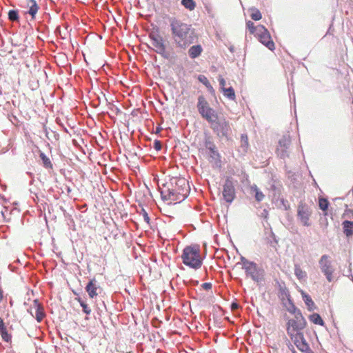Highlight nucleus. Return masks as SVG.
<instances>
[{
	"instance_id": "2eb2a0df",
	"label": "nucleus",
	"mask_w": 353,
	"mask_h": 353,
	"mask_svg": "<svg viewBox=\"0 0 353 353\" xmlns=\"http://www.w3.org/2000/svg\"><path fill=\"white\" fill-rule=\"evenodd\" d=\"M291 143L289 135L283 136L279 141V146L276 150L278 156L285 158L288 156V148Z\"/></svg>"
},
{
	"instance_id": "cd10ccee",
	"label": "nucleus",
	"mask_w": 353,
	"mask_h": 353,
	"mask_svg": "<svg viewBox=\"0 0 353 353\" xmlns=\"http://www.w3.org/2000/svg\"><path fill=\"white\" fill-rule=\"evenodd\" d=\"M294 274L299 280L303 279L306 277V272L297 265H296L294 268Z\"/></svg>"
},
{
	"instance_id": "7c9ffc66",
	"label": "nucleus",
	"mask_w": 353,
	"mask_h": 353,
	"mask_svg": "<svg viewBox=\"0 0 353 353\" xmlns=\"http://www.w3.org/2000/svg\"><path fill=\"white\" fill-rule=\"evenodd\" d=\"M241 147L243 148L244 151H247L249 143H248V135L245 134H243L241 136Z\"/></svg>"
},
{
	"instance_id": "f704fd0d",
	"label": "nucleus",
	"mask_w": 353,
	"mask_h": 353,
	"mask_svg": "<svg viewBox=\"0 0 353 353\" xmlns=\"http://www.w3.org/2000/svg\"><path fill=\"white\" fill-rule=\"evenodd\" d=\"M198 80L202 83L205 86L208 85L210 83L209 80L205 75L200 74L198 77Z\"/></svg>"
},
{
	"instance_id": "f257e3e1",
	"label": "nucleus",
	"mask_w": 353,
	"mask_h": 353,
	"mask_svg": "<svg viewBox=\"0 0 353 353\" xmlns=\"http://www.w3.org/2000/svg\"><path fill=\"white\" fill-rule=\"evenodd\" d=\"M170 26L172 38L177 48L185 50L198 39L192 26L181 19L175 17L171 18Z\"/></svg>"
},
{
	"instance_id": "0eeeda50",
	"label": "nucleus",
	"mask_w": 353,
	"mask_h": 353,
	"mask_svg": "<svg viewBox=\"0 0 353 353\" xmlns=\"http://www.w3.org/2000/svg\"><path fill=\"white\" fill-rule=\"evenodd\" d=\"M319 264L322 273L325 275L327 281L332 282L334 281L335 268L330 259V256L327 254L321 256Z\"/></svg>"
},
{
	"instance_id": "e433bc0d",
	"label": "nucleus",
	"mask_w": 353,
	"mask_h": 353,
	"mask_svg": "<svg viewBox=\"0 0 353 353\" xmlns=\"http://www.w3.org/2000/svg\"><path fill=\"white\" fill-rule=\"evenodd\" d=\"M154 148L157 151L160 150L162 148L161 141L155 140L154 142Z\"/></svg>"
},
{
	"instance_id": "aec40b11",
	"label": "nucleus",
	"mask_w": 353,
	"mask_h": 353,
	"mask_svg": "<svg viewBox=\"0 0 353 353\" xmlns=\"http://www.w3.org/2000/svg\"><path fill=\"white\" fill-rule=\"evenodd\" d=\"M343 232L347 236H352L353 234V222L349 221H345L343 222Z\"/></svg>"
},
{
	"instance_id": "412c9836",
	"label": "nucleus",
	"mask_w": 353,
	"mask_h": 353,
	"mask_svg": "<svg viewBox=\"0 0 353 353\" xmlns=\"http://www.w3.org/2000/svg\"><path fill=\"white\" fill-rule=\"evenodd\" d=\"M301 294L305 303L308 307V310L310 311L313 310L315 307V304L310 296L303 292H302Z\"/></svg>"
},
{
	"instance_id": "39448f33",
	"label": "nucleus",
	"mask_w": 353,
	"mask_h": 353,
	"mask_svg": "<svg viewBox=\"0 0 353 353\" xmlns=\"http://www.w3.org/2000/svg\"><path fill=\"white\" fill-rule=\"evenodd\" d=\"M197 108L203 118L209 123H214L218 118L215 110L210 108L208 102L203 96L198 98Z\"/></svg>"
},
{
	"instance_id": "dca6fc26",
	"label": "nucleus",
	"mask_w": 353,
	"mask_h": 353,
	"mask_svg": "<svg viewBox=\"0 0 353 353\" xmlns=\"http://www.w3.org/2000/svg\"><path fill=\"white\" fill-rule=\"evenodd\" d=\"M99 286L97 284V281L94 279H91L85 287V290L88 292L89 297L93 299L98 295L97 290Z\"/></svg>"
},
{
	"instance_id": "6ab92c4d",
	"label": "nucleus",
	"mask_w": 353,
	"mask_h": 353,
	"mask_svg": "<svg viewBox=\"0 0 353 353\" xmlns=\"http://www.w3.org/2000/svg\"><path fill=\"white\" fill-rule=\"evenodd\" d=\"M203 52V48L201 45H194L188 50V55L191 59L199 57Z\"/></svg>"
},
{
	"instance_id": "1a4fd4ad",
	"label": "nucleus",
	"mask_w": 353,
	"mask_h": 353,
	"mask_svg": "<svg viewBox=\"0 0 353 353\" xmlns=\"http://www.w3.org/2000/svg\"><path fill=\"white\" fill-rule=\"evenodd\" d=\"M150 38L152 41L151 43L154 47V51L163 57L168 58L166 48L163 37L159 34H151Z\"/></svg>"
},
{
	"instance_id": "4be33fe9",
	"label": "nucleus",
	"mask_w": 353,
	"mask_h": 353,
	"mask_svg": "<svg viewBox=\"0 0 353 353\" xmlns=\"http://www.w3.org/2000/svg\"><path fill=\"white\" fill-rule=\"evenodd\" d=\"M329 201L327 199L319 198V208L323 211V214L326 216L327 214V210L329 206Z\"/></svg>"
},
{
	"instance_id": "4c0bfd02",
	"label": "nucleus",
	"mask_w": 353,
	"mask_h": 353,
	"mask_svg": "<svg viewBox=\"0 0 353 353\" xmlns=\"http://www.w3.org/2000/svg\"><path fill=\"white\" fill-rule=\"evenodd\" d=\"M142 212H143V216L144 221L147 223H149V222H150V217H149L148 213L145 212V210L144 209H142Z\"/></svg>"
},
{
	"instance_id": "a19ab883",
	"label": "nucleus",
	"mask_w": 353,
	"mask_h": 353,
	"mask_svg": "<svg viewBox=\"0 0 353 353\" xmlns=\"http://www.w3.org/2000/svg\"><path fill=\"white\" fill-rule=\"evenodd\" d=\"M207 88V89L212 93H214V90L213 88V87L212 86V85L210 84V83L205 86Z\"/></svg>"
},
{
	"instance_id": "9d476101",
	"label": "nucleus",
	"mask_w": 353,
	"mask_h": 353,
	"mask_svg": "<svg viewBox=\"0 0 353 353\" xmlns=\"http://www.w3.org/2000/svg\"><path fill=\"white\" fill-rule=\"evenodd\" d=\"M222 194L224 200L228 203H231L234 199L236 196L235 188L230 177L225 179Z\"/></svg>"
},
{
	"instance_id": "c9c22d12",
	"label": "nucleus",
	"mask_w": 353,
	"mask_h": 353,
	"mask_svg": "<svg viewBox=\"0 0 353 353\" xmlns=\"http://www.w3.org/2000/svg\"><path fill=\"white\" fill-rule=\"evenodd\" d=\"M218 80L221 86V90H223V89L225 88V80L221 75L219 77Z\"/></svg>"
},
{
	"instance_id": "f3484780",
	"label": "nucleus",
	"mask_w": 353,
	"mask_h": 353,
	"mask_svg": "<svg viewBox=\"0 0 353 353\" xmlns=\"http://www.w3.org/2000/svg\"><path fill=\"white\" fill-rule=\"evenodd\" d=\"M281 295L283 297L285 296L290 303V306L288 307V311L292 314L294 316H296L297 314H301V311L296 308V307L294 305V303L290 301V295L288 290L283 289L281 290Z\"/></svg>"
},
{
	"instance_id": "5701e85b",
	"label": "nucleus",
	"mask_w": 353,
	"mask_h": 353,
	"mask_svg": "<svg viewBox=\"0 0 353 353\" xmlns=\"http://www.w3.org/2000/svg\"><path fill=\"white\" fill-rule=\"evenodd\" d=\"M246 26H247L248 29L249 30L250 33L253 34L255 36H256L258 34V30H259L258 28L264 27L262 25L255 26L254 23L251 21H248L246 23Z\"/></svg>"
},
{
	"instance_id": "ea45409f",
	"label": "nucleus",
	"mask_w": 353,
	"mask_h": 353,
	"mask_svg": "<svg viewBox=\"0 0 353 353\" xmlns=\"http://www.w3.org/2000/svg\"><path fill=\"white\" fill-rule=\"evenodd\" d=\"M5 330H7V329L4 325L3 320L0 318V332Z\"/></svg>"
},
{
	"instance_id": "7ed1b4c3",
	"label": "nucleus",
	"mask_w": 353,
	"mask_h": 353,
	"mask_svg": "<svg viewBox=\"0 0 353 353\" xmlns=\"http://www.w3.org/2000/svg\"><path fill=\"white\" fill-rule=\"evenodd\" d=\"M183 263L193 269H199L202 265L200 249L197 245L187 246L181 255Z\"/></svg>"
},
{
	"instance_id": "b1692460",
	"label": "nucleus",
	"mask_w": 353,
	"mask_h": 353,
	"mask_svg": "<svg viewBox=\"0 0 353 353\" xmlns=\"http://www.w3.org/2000/svg\"><path fill=\"white\" fill-rule=\"evenodd\" d=\"M251 191L254 193V196L257 201L260 202L265 198L263 193L259 190L256 185L251 187Z\"/></svg>"
},
{
	"instance_id": "f8f14e48",
	"label": "nucleus",
	"mask_w": 353,
	"mask_h": 353,
	"mask_svg": "<svg viewBox=\"0 0 353 353\" xmlns=\"http://www.w3.org/2000/svg\"><path fill=\"white\" fill-rule=\"evenodd\" d=\"M28 312L32 316H34L38 322L43 321L46 316L43 307L39 303L38 299H34L32 302V305L28 310Z\"/></svg>"
},
{
	"instance_id": "20e7f679",
	"label": "nucleus",
	"mask_w": 353,
	"mask_h": 353,
	"mask_svg": "<svg viewBox=\"0 0 353 353\" xmlns=\"http://www.w3.org/2000/svg\"><path fill=\"white\" fill-rule=\"evenodd\" d=\"M236 265H241L246 275L252 278L256 282H260L263 279V271L258 268L256 263L250 261L244 256L241 257V261Z\"/></svg>"
},
{
	"instance_id": "72a5a7b5",
	"label": "nucleus",
	"mask_w": 353,
	"mask_h": 353,
	"mask_svg": "<svg viewBox=\"0 0 353 353\" xmlns=\"http://www.w3.org/2000/svg\"><path fill=\"white\" fill-rule=\"evenodd\" d=\"M0 333L3 341L6 342H9L11 341L12 336L10 334H8L7 330L1 331Z\"/></svg>"
},
{
	"instance_id": "a878e982",
	"label": "nucleus",
	"mask_w": 353,
	"mask_h": 353,
	"mask_svg": "<svg viewBox=\"0 0 353 353\" xmlns=\"http://www.w3.org/2000/svg\"><path fill=\"white\" fill-rule=\"evenodd\" d=\"M223 93V95L228 98L230 100H232V101H234L236 99V95H235V92H234V90L232 88V87H230L228 88H225L223 89V90H221Z\"/></svg>"
},
{
	"instance_id": "79ce46f5",
	"label": "nucleus",
	"mask_w": 353,
	"mask_h": 353,
	"mask_svg": "<svg viewBox=\"0 0 353 353\" xmlns=\"http://www.w3.org/2000/svg\"><path fill=\"white\" fill-rule=\"evenodd\" d=\"M236 307H237V304H236V303H233V304L232 305V309H234V308H236Z\"/></svg>"
},
{
	"instance_id": "c85d7f7f",
	"label": "nucleus",
	"mask_w": 353,
	"mask_h": 353,
	"mask_svg": "<svg viewBox=\"0 0 353 353\" xmlns=\"http://www.w3.org/2000/svg\"><path fill=\"white\" fill-rule=\"evenodd\" d=\"M181 4L189 10L192 11L194 10L196 7V3L194 0H182Z\"/></svg>"
},
{
	"instance_id": "393cba45",
	"label": "nucleus",
	"mask_w": 353,
	"mask_h": 353,
	"mask_svg": "<svg viewBox=\"0 0 353 353\" xmlns=\"http://www.w3.org/2000/svg\"><path fill=\"white\" fill-rule=\"evenodd\" d=\"M309 319L311 322L316 325H323L324 321L321 316L317 313H314L309 316Z\"/></svg>"
},
{
	"instance_id": "bb28decb",
	"label": "nucleus",
	"mask_w": 353,
	"mask_h": 353,
	"mask_svg": "<svg viewBox=\"0 0 353 353\" xmlns=\"http://www.w3.org/2000/svg\"><path fill=\"white\" fill-rule=\"evenodd\" d=\"M250 17L254 21H259L261 19L262 14L261 12L256 8H252L250 9Z\"/></svg>"
},
{
	"instance_id": "4468645a",
	"label": "nucleus",
	"mask_w": 353,
	"mask_h": 353,
	"mask_svg": "<svg viewBox=\"0 0 353 353\" xmlns=\"http://www.w3.org/2000/svg\"><path fill=\"white\" fill-rule=\"evenodd\" d=\"M290 338L300 351L305 353H308L310 351V347L306 342L303 332L291 336Z\"/></svg>"
},
{
	"instance_id": "473e14b6",
	"label": "nucleus",
	"mask_w": 353,
	"mask_h": 353,
	"mask_svg": "<svg viewBox=\"0 0 353 353\" xmlns=\"http://www.w3.org/2000/svg\"><path fill=\"white\" fill-rule=\"evenodd\" d=\"M8 19L11 21H16L19 20V14L17 10H11L8 12Z\"/></svg>"
},
{
	"instance_id": "2f4dec72",
	"label": "nucleus",
	"mask_w": 353,
	"mask_h": 353,
	"mask_svg": "<svg viewBox=\"0 0 353 353\" xmlns=\"http://www.w3.org/2000/svg\"><path fill=\"white\" fill-rule=\"evenodd\" d=\"M76 300L80 303L84 313L86 314H90L91 313V310L88 307V304H86L81 298H77Z\"/></svg>"
},
{
	"instance_id": "a211bd4d",
	"label": "nucleus",
	"mask_w": 353,
	"mask_h": 353,
	"mask_svg": "<svg viewBox=\"0 0 353 353\" xmlns=\"http://www.w3.org/2000/svg\"><path fill=\"white\" fill-rule=\"evenodd\" d=\"M26 6L28 8V13L31 15L32 19L35 18V15L39 10V6L34 0H26Z\"/></svg>"
},
{
	"instance_id": "f03ea898",
	"label": "nucleus",
	"mask_w": 353,
	"mask_h": 353,
	"mask_svg": "<svg viewBox=\"0 0 353 353\" xmlns=\"http://www.w3.org/2000/svg\"><path fill=\"white\" fill-rule=\"evenodd\" d=\"M188 181L185 178H174L161 188V195L168 204L181 203L190 193Z\"/></svg>"
},
{
	"instance_id": "58836bf2",
	"label": "nucleus",
	"mask_w": 353,
	"mask_h": 353,
	"mask_svg": "<svg viewBox=\"0 0 353 353\" xmlns=\"http://www.w3.org/2000/svg\"><path fill=\"white\" fill-rule=\"evenodd\" d=\"M202 287H203V289H205L206 290H210L212 288V284L210 283H204L202 285Z\"/></svg>"
},
{
	"instance_id": "ddd939ff",
	"label": "nucleus",
	"mask_w": 353,
	"mask_h": 353,
	"mask_svg": "<svg viewBox=\"0 0 353 353\" xmlns=\"http://www.w3.org/2000/svg\"><path fill=\"white\" fill-rule=\"evenodd\" d=\"M212 128L219 136L223 137H228L231 132L230 123L225 119L216 121Z\"/></svg>"
},
{
	"instance_id": "6e6552de",
	"label": "nucleus",
	"mask_w": 353,
	"mask_h": 353,
	"mask_svg": "<svg viewBox=\"0 0 353 353\" xmlns=\"http://www.w3.org/2000/svg\"><path fill=\"white\" fill-rule=\"evenodd\" d=\"M312 210L303 202H300L297 206V218L304 226H310V217Z\"/></svg>"
},
{
	"instance_id": "9b49d317",
	"label": "nucleus",
	"mask_w": 353,
	"mask_h": 353,
	"mask_svg": "<svg viewBox=\"0 0 353 353\" xmlns=\"http://www.w3.org/2000/svg\"><path fill=\"white\" fill-rule=\"evenodd\" d=\"M258 34L256 36L265 46L270 50H274V43L272 41L268 30L265 27L258 28Z\"/></svg>"
},
{
	"instance_id": "c756f323",
	"label": "nucleus",
	"mask_w": 353,
	"mask_h": 353,
	"mask_svg": "<svg viewBox=\"0 0 353 353\" xmlns=\"http://www.w3.org/2000/svg\"><path fill=\"white\" fill-rule=\"evenodd\" d=\"M40 157L43 161V165L47 168H52V164L50 159L43 152H41Z\"/></svg>"
},
{
	"instance_id": "423d86ee",
	"label": "nucleus",
	"mask_w": 353,
	"mask_h": 353,
	"mask_svg": "<svg viewBox=\"0 0 353 353\" xmlns=\"http://www.w3.org/2000/svg\"><path fill=\"white\" fill-rule=\"evenodd\" d=\"M307 322L302 314H297L296 316L289 319L286 323V330L289 336L303 332Z\"/></svg>"
}]
</instances>
